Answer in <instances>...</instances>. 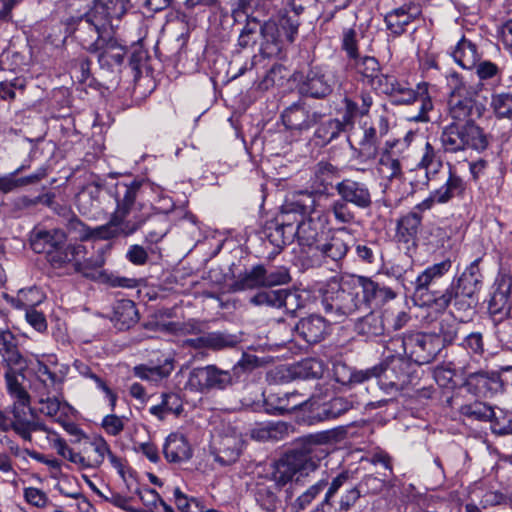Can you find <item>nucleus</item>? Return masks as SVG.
I'll return each mask as SVG.
<instances>
[{
    "label": "nucleus",
    "mask_w": 512,
    "mask_h": 512,
    "mask_svg": "<svg viewBox=\"0 0 512 512\" xmlns=\"http://www.w3.org/2000/svg\"><path fill=\"white\" fill-rule=\"evenodd\" d=\"M460 412L462 415L475 420L493 422L494 410L482 402L463 405Z\"/></svg>",
    "instance_id": "56"
},
{
    "label": "nucleus",
    "mask_w": 512,
    "mask_h": 512,
    "mask_svg": "<svg viewBox=\"0 0 512 512\" xmlns=\"http://www.w3.org/2000/svg\"><path fill=\"white\" fill-rule=\"evenodd\" d=\"M295 330L307 343H318L328 334V324L320 315H309L296 324Z\"/></svg>",
    "instance_id": "26"
},
{
    "label": "nucleus",
    "mask_w": 512,
    "mask_h": 512,
    "mask_svg": "<svg viewBox=\"0 0 512 512\" xmlns=\"http://www.w3.org/2000/svg\"><path fill=\"white\" fill-rule=\"evenodd\" d=\"M336 84L335 75L320 66L311 67L299 83V92L315 99L329 96Z\"/></svg>",
    "instance_id": "12"
},
{
    "label": "nucleus",
    "mask_w": 512,
    "mask_h": 512,
    "mask_svg": "<svg viewBox=\"0 0 512 512\" xmlns=\"http://www.w3.org/2000/svg\"><path fill=\"white\" fill-rule=\"evenodd\" d=\"M422 218V215L417 213V211H410L401 216L396 223V241L399 243L415 245L422 223Z\"/></svg>",
    "instance_id": "27"
},
{
    "label": "nucleus",
    "mask_w": 512,
    "mask_h": 512,
    "mask_svg": "<svg viewBox=\"0 0 512 512\" xmlns=\"http://www.w3.org/2000/svg\"><path fill=\"white\" fill-rule=\"evenodd\" d=\"M163 453L165 458L173 463L187 461L192 456V450L188 441L183 435L177 433H172L167 437Z\"/></svg>",
    "instance_id": "30"
},
{
    "label": "nucleus",
    "mask_w": 512,
    "mask_h": 512,
    "mask_svg": "<svg viewBox=\"0 0 512 512\" xmlns=\"http://www.w3.org/2000/svg\"><path fill=\"white\" fill-rule=\"evenodd\" d=\"M173 370L174 360L172 358H167L163 364L158 366H136L134 368V374L143 380L158 382L164 378H167Z\"/></svg>",
    "instance_id": "37"
},
{
    "label": "nucleus",
    "mask_w": 512,
    "mask_h": 512,
    "mask_svg": "<svg viewBox=\"0 0 512 512\" xmlns=\"http://www.w3.org/2000/svg\"><path fill=\"white\" fill-rule=\"evenodd\" d=\"M259 28V21L255 18H248L247 22L242 29L239 38L238 45L241 48H247L256 44L257 33Z\"/></svg>",
    "instance_id": "60"
},
{
    "label": "nucleus",
    "mask_w": 512,
    "mask_h": 512,
    "mask_svg": "<svg viewBox=\"0 0 512 512\" xmlns=\"http://www.w3.org/2000/svg\"><path fill=\"white\" fill-rule=\"evenodd\" d=\"M345 129V123L339 119H329L316 130L315 136L321 140L322 145L329 144Z\"/></svg>",
    "instance_id": "49"
},
{
    "label": "nucleus",
    "mask_w": 512,
    "mask_h": 512,
    "mask_svg": "<svg viewBox=\"0 0 512 512\" xmlns=\"http://www.w3.org/2000/svg\"><path fill=\"white\" fill-rule=\"evenodd\" d=\"M85 247L79 244L59 245L54 251L46 256L48 263L55 270H60L63 274L82 273L88 276L87 270L92 267H100L101 262L92 264L89 260H84Z\"/></svg>",
    "instance_id": "7"
},
{
    "label": "nucleus",
    "mask_w": 512,
    "mask_h": 512,
    "mask_svg": "<svg viewBox=\"0 0 512 512\" xmlns=\"http://www.w3.org/2000/svg\"><path fill=\"white\" fill-rule=\"evenodd\" d=\"M14 335L9 330L0 329V354L8 365H20L22 356L14 342Z\"/></svg>",
    "instance_id": "40"
},
{
    "label": "nucleus",
    "mask_w": 512,
    "mask_h": 512,
    "mask_svg": "<svg viewBox=\"0 0 512 512\" xmlns=\"http://www.w3.org/2000/svg\"><path fill=\"white\" fill-rule=\"evenodd\" d=\"M129 7H130L129 0H108L107 3L105 4V6L101 7V9H102L101 13L105 12L108 19H106V20L100 19L99 15H98L100 12L98 10H96L92 14L87 15L86 19H88L89 17L96 14L98 21L100 23L106 22L107 27L108 26L111 27L112 26L111 20L112 19H120L127 12Z\"/></svg>",
    "instance_id": "43"
},
{
    "label": "nucleus",
    "mask_w": 512,
    "mask_h": 512,
    "mask_svg": "<svg viewBox=\"0 0 512 512\" xmlns=\"http://www.w3.org/2000/svg\"><path fill=\"white\" fill-rule=\"evenodd\" d=\"M328 441L325 433L304 437L297 447L284 454L274 465L272 478L255 484L254 498L266 512H275L280 504L279 492L288 483L298 484L319 467L325 452L321 444Z\"/></svg>",
    "instance_id": "1"
},
{
    "label": "nucleus",
    "mask_w": 512,
    "mask_h": 512,
    "mask_svg": "<svg viewBox=\"0 0 512 512\" xmlns=\"http://www.w3.org/2000/svg\"><path fill=\"white\" fill-rule=\"evenodd\" d=\"M359 292L348 283L341 285L333 280L322 291V306L326 315L334 322H342L361 307Z\"/></svg>",
    "instance_id": "5"
},
{
    "label": "nucleus",
    "mask_w": 512,
    "mask_h": 512,
    "mask_svg": "<svg viewBox=\"0 0 512 512\" xmlns=\"http://www.w3.org/2000/svg\"><path fill=\"white\" fill-rule=\"evenodd\" d=\"M484 106L477 103L471 95L461 89L454 90L448 100V115L452 123L474 122L483 114Z\"/></svg>",
    "instance_id": "13"
},
{
    "label": "nucleus",
    "mask_w": 512,
    "mask_h": 512,
    "mask_svg": "<svg viewBox=\"0 0 512 512\" xmlns=\"http://www.w3.org/2000/svg\"><path fill=\"white\" fill-rule=\"evenodd\" d=\"M324 224L321 222L320 215L316 218L309 216L298 222L296 227L297 240L302 247L303 253L308 255L313 254V248H316L324 235Z\"/></svg>",
    "instance_id": "22"
},
{
    "label": "nucleus",
    "mask_w": 512,
    "mask_h": 512,
    "mask_svg": "<svg viewBox=\"0 0 512 512\" xmlns=\"http://www.w3.org/2000/svg\"><path fill=\"white\" fill-rule=\"evenodd\" d=\"M402 143H394L393 145H385L379 153L377 171L382 179L392 183L393 181H401L404 178L402 159L404 155L400 154Z\"/></svg>",
    "instance_id": "16"
},
{
    "label": "nucleus",
    "mask_w": 512,
    "mask_h": 512,
    "mask_svg": "<svg viewBox=\"0 0 512 512\" xmlns=\"http://www.w3.org/2000/svg\"><path fill=\"white\" fill-rule=\"evenodd\" d=\"M324 373V364L316 358H307L299 362L294 367V374L304 379H315L322 377Z\"/></svg>",
    "instance_id": "47"
},
{
    "label": "nucleus",
    "mask_w": 512,
    "mask_h": 512,
    "mask_svg": "<svg viewBox=\"0 0 512 512\" xmlns=\"http://www.w3.org/2000/svg\"><path fill=\"white\" fill-rule=\"evenodd\" d=\"M74 367L79 372V374L86 378L92 379L96 383L97 387L101 389L109 399L111 410H114L116 406L117 395L106 385V383L99 376L93 373L91 368L84 362L76 360L74 362Z\"/></svg>",
    "instance_id": "50"
},
{
    "label": "nucleus",
    "mask_w": 512,
    "mask_h": 512,
    "mask_svg": "<svg viewBox=\"0 0 512 512\" xmlns=\"http://www.w3.org/2000/svg\"><path fill=\"white\" fill-rule=\"evenodd\" d=\"M353 289H361L363 297L362 304H368L373 301L376 303H384L395 298V292L387 287L380 285L378 282L364 276H357L352 280Z\"/></svg>",
    "instance_id": "24"
},
{
    "label": "nucleus",
    "mask_w": 512,
    "mask_h": 512,
    "mask_svg": "<svg viewBox=\"0 0 512 512\" xmlns=\"http://www.w3.org/2000/svg\"><path fill=\"white\" fill-rule=\"evenodd\" d=\"M491 106L498 118L512 117V94L500 93L492 96Z\"/></svg>",
    "instance_id": "58"
},
{
    "label": "nucleus",
    "mask_w": 512,
    "mask_h": 512,
    "mask_svg": "<svg viewBox=\"0 0 512 512\" xmlns=\"http://www.w3.org/2000/svg\"><path fill=\"white\" fill-rule=\"evenodd\" d=\"M276 22L282 36L284 35L287 41L292 43L295 40L300 25L299 13L297 11L281 12Z\"/></svg>",
    "instance_id": "42"
},
{
    "label": "nucleus",
    "mask_w": 512,
    "mask_h": 512,
    "mask_svg": "<svg viewBox=\"0 0 512 512\" xmlns=\"http://www.w3.org/2000/svg\"><path fill=\"white\" fill-rule=\"evenodd\" d=\"M445 176L443 185L431 192L429 197L417 204L413 211H417V213L422 215V212L431 209L435 203L444 204L454 197L463 195L466 185L462 178L456 175L451 169L448 170Z\"/></svg>",
    "instance_id": "15"
},
{
    "label": "nucleus",
    "mask_w": 512,
    "mask_h": 512,
    "mask_svg": "<svg viewBox=\"0 0 512 512\" xmlns=\"http://www.w3.org/2000/svg\"><path fill=\"white\" fill-rule=\"evenodd\" d=\"M238 343L237 337L223 332L206 333V349L219 351L232 348Z\"/></svg>",
    "instance_id": "55"
},
{
    "label": "nucleus",
    "mask_w": 512,
    "mask_h": 512,
    "mask_svg": "<svg viewBox=\"0 0 512 512\" xmlns=\"http://www.w3.org/2000/svg\"><path fill=\"white\" fill-rule=\"evenodd\" d=\"M69 372V366L59 363L55 357H48L46 361H37L35 366L36 377L49 380V383L63 385Z\"/></svg>",
    "instance_id": "31"
},
{
    "label": "nucleus",
    "mask_w": 512,
    "mask_h": 512,
    "mask_svg": "<svg viewBox=\"0 0 512 512\" xmlns=\"http://www.w3.org/2000/svg\"><path fill=\"white\" fill-rule=\"evenodd\" d=\"M242 433L235 426H227L214 443L215 459L222 465L235 463L244 447Z\"/></svg>",
    "instance_id": "14"
},
{
    "label": "nucleus",
    "mask_w": 512,
    "mask_h": 512,
    "mask_svg": "<svg viewBox=\"0 0 512 512\" xmlns=\"http://www.w3.org/2000/svg\"><path fill=\"white\" fill-rule=\"evenodd\" d=\"M328 486V477H322L315 484L311 485L306 491L297 497L294 508L298 510L306 509L313 500Z\"/></svg>",
    "instance_id": "54"
},
{
    "label": "nucleus",
    "mask_w": 512,
    "mask_h": 512,
    "mask_svg": "<svg viewBox=\"0 0 512 512\" xmlns=\"http://www.w3.org/2000/svg\"><path fill=\"white\" fill-rule=\"evenodd\" d=\"M281 308L286 312L294 314L298 309L303 307L301 295L296 291L281 289Z\"/></svg>",
    "instance_id": "64"
},
{
    "label": "nucleus",
    "mask_w": 512,
    "mask_h": 512,
    "mask_svg": "<svg viewBox=\"0 0 512 512\" xmlns=\"http://www.w3.org/2000/svg\"><path fill=\"white\" fill-rule=\"evenodd\" d=\"M390 97L395 104L420 103L419 113L411 117V120L417 122L429 121L428 112L433 109V102L428 83H419L417 89L413 90L406 82L398 80Z\"/></svg>",
    "instance_id": "10"
},
{
    "label": "nucleus",
    "mask_w": 512,
    "mask_h": 512,
    "mask_svg": "<svg viewBox=\"0 0 512 512\" xmlns=\"http://www.w3.org/2000/svg\"><path fill=\"white\" fill-rule=\"evenodd\" d=\"M440 139L445 151L451 153L466 149L484 151L489 145L487 135L474 122L451 123L443 129Z\"/></svg>",
    "instance_id": "6"
},
{
    "label": "nucleus",
    "mask_w": 512,
    "mask_h": 512,
    "mask_svg": "<svg viewBox=\"0 0 512 512\" xmlns=\"http://www.w3.org/2000/svg\"><path fill=\"white\" fill-rule=\"evenodd\" d=\"M148 231L146 234V241L149 243L159 242L168 232V221L165 215L147 216Z\"/></svg>",
    "instance_id": "45"
},
{
    "label": "nucleus",
    "mask_w": 512,
    "mask_h": 512,
    "mask_svg": "<svg viewBox=\"0 0 512 512\" xmlns=\"http://www.w3.org/2000/svg\"><path fill=\"white\" fill-rule=\"evenodd\" d=\"M348 204V202L339 198L334 200L329 206L328 212L334 216L336 223L347 225L354 221L355 214Z\"/></svg>",
    "instance_id": "57"
},
{
    "label": "nucleus",
    "mask_w": 512,
    "mask_h": 512,
    "mask_svg": "<svg viewBox=\"0 0 512 512\" xmlns=\"http://www.w3.org/2000/svg\"><path fill=\"white\" fill-rule=\"evenodd\" d=\"M103 195V190L98 184L90 187L87 194H82L79 197V205L83 213H90L92 209H100V198Z\"/></svg>",
    "instance_id": "59"
},
{
    "label": "nucleus",
    "mask_w": 512,
    "mask_h": 512,
    "mask_svg": "<svg viewBox=\"0 0 512 512\" xmlns=\"http://www.w3.org/2000/svg\"><path fill=\"white\" fill-rule=\"evenodd\" d=\"M258 32L262 41L260 51L266 56H272L280 52L282 43V33L276 21L269 20L262 25L259 24Z\"/></svg>",
    "instance_id": "29"
},
{
    "label": "nucleus",
    "mask_w": 512,
    "mask_h": 512,
    "mask_svg": "<svg viewBox=\"0 0 512 512\" xmlns=\"http://www.w3.org/2000/svg\"><path fill=\"white\" fill-rule=\"evenodd\" d=\"M67 235L61 229L47 230L43 227H35L30 232L29 242L31 249L36 253H49L59 245L66 243Z\"/></svg>",
    "instance_id": "23"
},
{
    "label": "nucleus",
    "mask_w": 512,
    "mask_h": 512,
    "mask_svg": "<svg viewBox=\"0 0 512 512\" xmlns=\"http://www.w3.org/2000/svg\"><path fill=\"white\" fill-rule=\"evenodd\" d=\"M344 232L345 229H339L325 243L313 248L312 255L304 256L305 264L309 267H317L321 266L325 259L338 261L344 258L349 250V243L351 241L349 235L343 236Z\"/></svg>",
    "instance_id": "11"
},
{
    "label": "nucleus",
    "mask_w": 512,
    "mask_h": 512,
    "mask_svg": "<svg viewBox=\"0 0 512 512\" xmlns=\"http://www.w3.org/2000/svg\"><path fill=\"white\" fill-rule=\"evenodd\" d=\"M404 354L418 365L432 362L441 352V343L432 333H411L403 336Z\"/></svg>",
    "instance_id": "9"
},
{
    "label": "nucleus",
    "mask_w": 512,
    "mask_h": 512,
    "mask_svg": "<svg viewBox=\"0 0 512 512\" xmlns=\"http://www.w3.org/2000/svg\"><path fill=\"white\" fill-rule=\"evenodd\" d=\"M281 118L288 130L302 132L316 125L320 115L304 102H296L282 112Z\"/></svg>",
    "instance_id": "17"
},
{
    "label": "nucleus",
    "mask_w": 512,
    "mask_h": 512,
    "mask_svg": "<svg viewBox=\"0 0 512 512\" xmlns=\"http://www.w3.org/2000/svg\"><path fill=\"white\" fill-rule=\"evenodd\" d=\"M353 66L359 73L363 80L370 84L373 79L381 72V67L378 60L375 57L364 56L358 57L353 60Z\"/></svg>",
    "instance_id": "44"
},
{
    "label": "nucleus",
    "mask_w": 512,
    "mask_h": 512,
    "mask_svg": "<svg viewBox=\"0 0 512 512\" xmlns=\"http://www.w3.org/2000/svg\"><path fill=\"white\" fill-rule=\"evenodd\" d=\"M114 317L119 329H127L134 325L139 319L135 303L127 299L119 301L115 306Z\"/></svg>",
    "instance_id": "38"
},
{
    "label": "nucleus",
    "mask_w": 512,
    "mask_h": 512,
    "mask_svg": "<svg viewBox=\"0 0 512 512\" xmlns=\"http://www.w3.org/2000/svg\"><path fill=\"white\" fill-rule=\"evenodd\" d=\"M452 55L454 60L464 69L474 68L482 58L476 44L464 37L458 42Z\"/></svg>",
    "instance_id": "34"
},
{
    "label": "nucleus",
    "mask_w": 512,
    "mask_h": 512,
    "mask_svg": "<svg viewBox=\"0 0 512 512\" xmlns=\"http://www.w3.org/2000/svg\"><path fill=\"white\" fill-rule=\"evenodd\" d=\"M462 375L466 376L465 384L469 389H476L477 392H481L483 388H486L491 379H494V374L489 377L488 373L479 369V364L476 368H470V370H457Z\"/></svg>",
    "instance_id": "52"
},
{
    "label": "nucleus",
    "mask_w": 512,
    "mask_h": 512,
    "mask_svg": "<svg viewBox=\"0 0 512 512\" xmlns=\"http://www.w3.org/2000/svg\"><path fill=\"white\" fill-rule=\"evenodd\" d=\"M2 296L11 306L24 311L35 309L45 298L44 294L37 287L21 289L16 297L10 296L7 293H3Z\"/></svg>",
    "instance_id": "32"
},
{
    "label": "nucleus",
    "mask_w": 512,
    "mask_h": 512,
    "mask_svg": "<svg viewBox=\"0 0 512 512\" xmlns=\"http://www.w3.org/2000/svg\"><path fill=\"white\" fill-rule=\"evenodd\" d=\"M209 378V365L205 367L194 368L189 373L186 386L190 390L197 392L209 391Z\"/></svg>",
    "instance_id": "53"
},
{
    "label": "nucleus",
    "mask_w": 512,
    "mask_h": 512,
    "mask_svg": "<svg viewBox=\"0 0 512 512\" xmlns=\"http://www.w3.org/2000/svg\"><path fill=\"white\" fill-rule=\"evenodd\" d=\"M87 447L84 448V453L90 457V463L93 469L99 468L106 457L109 454L110 446L102 436H95L89 439Z\"/></svg>",
    "instance_id": "41"
},
{
    "label": "nucleus",
    "mask_w": 512,
    "mask_h": 512,
    "mask_svg": "<svg viewBox=\"0 0 512 512\" xmlns=\"http://www.w3.org/2000/svg\"><path fill=\"white\" fill-rule=\"evenodd\" d=\"M480 261L477 258L470 263L443 293L433 292L434 304L438 309L445 310L452 303L458 311H466L472 307L473 298L482 287Z\"/></svg>",
    "instance_id": "3"
},
{
    "label": "nucleus",
    "mask_w": 512,
    "mask_h": 512,
    "mask_svg": "<svg viewBox=\"0 0 512 512\" xmlns=\"http://www.w3.org/2000/svg\"><path fill=\"white\" fill-rule=\"evenodd\" d=\"M84 26L87 31L96 36L95 40L83 39V44L90 53L97 54L100 67L107 70L120 67L127 49L111 36V31L107 29V23H100L97 15L94 14L84 21Z\"/></svg>",
    "instance_id": "4"
},
{
    "label": "nucleus",
    "mask_w": 512,
    "mask_h": 512,
    "mask_svg": "<svg viewBox=\"0 0 512 512\" xmlns=\"http://www.w3.org/2000/svg\"><path fill=\"white\" fill-rule=\"evenodd\" d=\"M342 49L346 52L350 60L359 57L358 53V33L355 29L349 28L343 31L342 35Z\"/></svg>",
    "instance_id": "63"
},
{
    "label": "nucleus",
    "mask_w": 512,
    "mask_h": 512,
    "mask_svg": "<svg viewBox=\"0 0 512 512\" xmlns=\"http://www.w3.org/2000/svg\"><path fill=\"white\" fill-rule=\"evenodd\" d=\"M209 390L225 389L232 383V375L229 371L221 370L215 365H209Z\"/></svg>",
    "instance_id": "61"
},
{
    "label": "nucleus",
    "mask_w": 512,
    "mask_h": 512,
    "mask_svg": "<svg viewBox=\"0 0 512 512\" xmlns=\"http://www.w3.org/2000/svg\"><path fill=\"white\" fill-rule=\"evenodd\" d=\"M183 410V403L180 396L176 393H165L162 395V401L158 405L152 406L149 411L158 419L163 420L167 414L173 413L179 415Z\"/></svg>",
    "instance_id": "39"
},
{
    "label": "nucleus",
    "mask_w": 512,
    "mask_h": 512,
    "mask_svg": "<svg viewBox=\"0 0 512 512\" xmlns=\"http://www.w3.org/2000/svg\"><path fill=\"white\" fill-rule=\"evenodd\" d=\"M61 394L47 395L40 394L33 396L38 405V411L57 421L62 417H67L72 407L60 397Z\"/></svg>",
    "instance_id": "28"
},
{
    "label": "nucleus",
    "mask_w": 512,
    "mask_h": 512,
    "mask_svg": "<svg viewBox=\"0 0 512 512\" xmlns=\"http://www.w3.org/2000/svg\"><path fill=\"white\" fill-rule=\"evenodd\" d=\"M452 267L450 259H445L439 263L428 266L416 278L415 288L416 291L427 290L434 298V293L439 292L435 287L441 282L443 277L449 272Z\"/></svg>",
    "instance_id": "25"
},
{
    "label": "nucleus",
    "mask_w": 512,
    "mask_h": 512,
    "mask_svg": "<svg viewBox=\"0 0 512 512\" xmlns=\"http://www.w3.org/2000/svg\"><path fill=\"white\" fill-rule=\"evenodd\" d=\"M289 392L271 393L265 400V407L268 413L285 414L295 411V404H288Z\"/></svg>",
    "instance_id": "51"
},
{
    "label": "nucleus",
    "mask_w": 512,
    "mask_h": 512,
    "mask_svg": "<svg viewBox=\"0 0 512 512\" xmlns=\"http://www.w3.org/2000/svg\"><path fill=\"white\" fill-rule=\"evenodd\" d=\"M460 347L466 351V354L454 359L452 362L454 370H470V368H476V365L479 364V359L482 358L485 353L482 333H469L463 338Z\"/></svg>",
    "instance_id": "19"
},
{
    "label": "nucleus",
    "mask_w": 512,
    "mask_h": 512,
    "mask_svg": "<svg viewBox=\"0 0 512 512\" xmlns=\"http://www.w3.org/2000/svg\"><path fill=\"white\" fill-rule=\"evenodd\" d=\"M385 330L386 326L383 316L374 312L358 319L355 324V331L367 339L381 336L384 334Z\"/></svg>",
    "instance_id": "35"
},
{
    "label": "nucleus",
    "mask_w": 512,
    "mask_h": 512,
    "mask_svg": "<svg viewBox=\"0 0 512 512\" xmlns=\"http://www.w3.org/2000/svg\"><path fill=\"white\" fill-rule=\"evenodd\" d=\"M335 190L341 199L358 208L366 209L372 205V195L365 182L346 178L336 184Z\"/></svg>",
    "instance_id": "21"
},
{
    "label": "nucleus",
    "mask_w": 512,
    "mask_h": 512,
    "mask_svg": "<svg viewBox=\"0 0 512 512\" xmlns=\"http://www.w3.org/2000/svg\"><path fill=\"white\" fill-rule=\"evenodd\" d=\"M339 173L340 170L336 166L326 161H320L313 167L310 179L313 191H305L298 194V196H304L307 199V202H297L302 211L315 210V205L318 207L322 198L330 196L327 192L328 186L332 184L335 178L339 177Z\"/></svg>",
    "instance_id": "8"
},
{
    "label": "nucleus",
    "mask_w": 512,
    "mask_h": 512,
    "mask_svg": "<svg viewBox=\"0 0 512 512\" xmlns=\"http://www.w3.org/2000/svg\"><path fill=\"white\" fill-rule=\"evenodd\" d=\"M265 287L264 284V266L256 265L250 271L241 274L236 281H234L230 289L233 292H239L249 289Z\"/></svg>",
    "instance_id": "36"
},
{
    "label": "nucleus",
    "mask_w": 512,
    "mask_h": 512,
    "mask_svg": "<svg viewBox=\"0 0 512 512\" xmlns=\"http://www.w3.org/2000/svg\"><path fill=\"white\" fill-rule=\"evenodd\" d=\"M461 329V323L456 319H443L440 322L439 332L435 333L441 343V350L447 345H451L458 338Z\"/></svg>",
    "instance_id": "48"
},
{
    "label": "nucleus",
    "mask_w": 512,
    "mask_h": 512,
    "mask_svg": "<svg viewBox=\"0 0 512 512\" xmlns=\"http://www.w3.org/2000/svg\"><path fill=\"white\" fill-rule=\"evenodd\" d=\"M281 289L262 291L254 295L250 302L256 306L281 308Z\"/></svg>",
    "instance_id": "62"
},
{
    "label": "nucleus",
    "mask_w": 512,
    "mask_h": 512,
    "mask_svg": "<svg viewBox=\"0 0 512 512\" xmlns=\"http://www.w3.org/2000/svg\"><path fill=\"white\" fill-rule=\"evenodd\" d=\"M418 165L425 169L428 180H431L433 176L438 174L443 167L434 147L429 142L425 144L424 152Z\"/></svg>",
    "instance_id": "46"
},
{
    "label": "nucleus",
    "mask_w": 512,
    "mask_h": 512,
    "mask_svg": "<svg viewBox=\"0 0 512 512\" xmlns=\"http://www.w3.org/2000/svg\"><path fill=\"white\" fill-rule=\"evenodd\" d=\"M363 136L359 142L360 153L366 158H375L378 142L389 130V121L385 115H379L374 121L362 124Z\"/></svg>",
    "instance_id": "18"
},
{
    "label": "nucleus",
    "mask_w": 512,
    "mask_h": 512,
    "mask_svg": "<svg viewBox=\"0 0 512 512\" xmlns=\"http://www.w3.org/2000/svg\"><path fill=\"white\" fill-rule=\"evenodd\" d=\"M419 14L417 9L411 7H400L392 10L385 16L387 28L396 36L405 32V28Z\"/></svg>",
    "instance_id": "33"
},
{
    "label": "nucleus",
    "mask_w": 512,
    "mask_h": 512,
    "mask_svg": "<svg viewBox=\"0 0 512 512\" xmlns=\"http://www.w3.org/2000/svg\"><path fill=\"white\" fill-rule=\"evenodd\" d=\"M149 186L143 179H130L118 181L110 188L108 194L114 198L116 207L109 222L98 226L96 233L103 239H112L137 232L146 222L143 197Z\"/></svg>",
    "instance_id": "2"
},
{
    "label": "nucleus",
    "mask_w": 512,
    "mask_h": 512,
    "mask_svg": "<svg viewBox=\"0 0 512 512\" xmlns=\"http://www.w3.org/2000/svg\"><path fill=\"white\" fill-rule=\"evenodd\" d=\"M492 289V295L488 303L489 312L493 315L508 316L512 308V277L508 274H499Z\"/></svg>",
    "instance_id": "20"
}]
</instances>
